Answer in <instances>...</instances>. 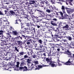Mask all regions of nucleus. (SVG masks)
<instances>
[{
  "instance_id": "f257e3e1",
  "label": "nucleus",
  "mask_w": 74,
  "mask_h": 74,
  "mask_svg": "<svg viewBox=\"0 0 74 74\" xmlns=\"http://www.w3.org/2000/svg\"><path fill=\"white\" fill-rule=\"evenodd\" d=\"M27 62L28 63V66L29 68L31 67V70L32 69L34 70H36V69H37V66L35 67V68H34V67H35V66L33 65V64L30 62L31 60H30L29 59H27Z\"/></svg>"
},
{
  "instance_id": "f03ea898",
  "label": "nucleus",
  "mask_w": 74,
  "mask_h": 74,
  "mask_svg": "<svg viewBox=\"0 0 74 74\" xmlns=\"http://www.w3.org/2000/svg\"><path fill=\"white\" fill-rule=\"evenodd\" d=\"M63 64L65 65H69V66H70V65H73L74 63L72 61V59L71 58H70L68 62H63Z\"/></svg>"
},
{
  "instance_id": "7ed1b4c3",
  "label": "nucleus",
  "mask_w": 74,
  "mask_h": 74,
  "mask_svg": "<svg viewBox=\"0 0 74 74\" xmlns=\"http://www.w3.org/2000/svg\"><path fill=\"white\" fill-rule=\"evenodd\" d=\"M34 63L35 64V65H34V66H35L34 67V68H35L36 67H37L36 69V70H39L40 68H42V66L41 65H38V68L37 67V64H38V61H35Z\"/></svg>"
},
{
  "instance_id": "20e7f679",
  "label": "nucleus",
  "mask_w": 74,
  "mask_h": 74,
  "mask_svg": "<svg viewBox=\"0 0 74 74\" xmlns=\"http://www.w3.org/2000/svg\"><path fill=\"white\" fill-rule=\"evenodd\" d=\"M66 53L67 54V55H68V56L70 58H73V60H74V54L73 55V57L71 56V52H70L69 51L67 50V51L66 52Z\"/></svg>"
},
{
  "instance_id": "39448f33",
  "label": "nucleus",
  "mask_w": 74,
  "mask_h": 74,
  "mask_svg": "<svg viewBox=\"0 0 74 74\" xmlns=\"http://www.w3.org/2000/svg\"><path fill=\"white\" fill-rule=\"evenodd\" d=\"M52 58H46V61H47V63H49V64H51L52 63Z\"/></svg>"
},
{
  "instance_id": "423d86ee",
  "label": "nucleus",
  "mask_w": 74,
  "mask_h": 74,
  "mask_svg": "<svg viewBox=\"0 0 74 74\" xmlns=\"http://www.w3.org/2000/svg\"><path fill=\"white\" fill-rule=\"evenodd\" d=\"M63 62H60L59 60H58L57 64L58 66H62V64H63Z\"/></svg>"
},
{
  "instance_id": "0eeeda50",
  "label": "nucleus",
  "mask_w": 74,
  "mask_h": 74,
  "mask_svg": "<svg viewBox=\"0 0 74 74\" xmlns=\"http://www.w3.org/2000/svg\"><path fill=\"white\" fill-rule=\"evenodd\" d=\"M8 4H9V3L8 2H6L4 4L3 3L2 5V8H5L7 7V5Z\"/></svg>"
},
{
  "instance_id": "6e6552de",
  "label": "nucleus",
  "mask_w": 74,
  "mask_h": 74,
  "mask_svg": "<svg viewBox=\"0 0 74 74\" xmlns=\"http://www.w3.org/2000/svg\"><path fill=\"white\" fill-rule=\"evenodd\" d=\"M69 25H66L65 26H64L62 27V29H65V30H67V29L69 28Z\"/></svg>"
},
{
  "instance_id": "1a4fd4ad",
  "label": "nucleus",
  "mask_w": 74,
  "mask_h": 74,
  "mask_svg": "<svg viewBox=\"0 0 74 74\" xmlns=\"http://www.w3.org/2000/svg\"><path fill=\"white\" fill-rule=\"evenodd\" d=\"M7 11L8 10L5 11V14L6 15H7V16H9L10 15V13H9V12Z\"/></svg>"
},
{
  "instance_id": "9d476101",
  "label": "nucleus",
  "mask_w": 74,
  "mask_h": 74,
  "mask_svg": "<svg viewBox=\"0 0 74 74\" xmlns=\"http://www.w3.org/2000/svg\"><path fill=\"white\" fill-rule=\"evenodd\" d=\"M12 33L14 34V35H15V36H17L19 34V33L17 32L16 31H13Z\"/></svg>"
},
{
  "instance_id": "9b49d317",
  "label": "nucleus",
  "mask_w": 74,
  "mask_h": 74,
  "mask_svg": "<svg viewBox=\"0 0 74 74\" xmlns=\"http://www.w3.org/2000/svg\"><path fill=\"white\" fill-rule=\"evenodd\" d=\"M66 38L68 39V40L69 41H71L73 40V38H71V37L68 36L66 37Z\"/></svg>"
},
{
  "instance_id": "f8f14e48",
  "label": "nucleus",
  "mask_w": 74,
  "mask_h": 74,
  "mask_svg": "<svg viewBox=\"0 0 74 74\" xmlns=\"http://www.w3.org/2000/svg\"><path fill=\"white\" fill-rule=\"evenodd\" d=\"M9 12L10 14L11 15H14V14H15V12L12 10H10Z\"/></svg>"
},
{
  "instance_id": "ddd939ff",
  "label": "nucleus",
  "mask_w": 74,
  "mask_h": 74,
  "mask_svg": "<svg viewBox=\"0 0 74 74\" xmlns=\"http://www.w3.org/2000/svg\"><path fill=\"white\" fill-rule=\"evenodd\" d=\"M17 43L18 45H21L22 44V42L19 40L17 41Z\"/></svg>"
},
{
  "instance_id": "4468645a",
  "label": "nucleus",
  "mask_w": 74,
  "mask_h": 74,
  "mask_svg": "<svg viewBox=\"0 0 74 74\" xmlns=\"http://www.w3.org/2000/svg\"><path fill=\"white\" fill-rule=\"evenodd\" d=\"M27 70V68L26 66H24L23 68V71H26Z\"/></svg>"
},
{
  "instance_id": "2eb2a0df",
  "label": "nucleus",
  "mask_w": 74,
  "mask_h": 74,
  "mask_svg": "<svg viewBox=\"0 0 74 74\" xmlns=\"http://www.w3.org/2000/svg\"><path fill=\"white\" fill-rule=\"evenodd\" d=\"M66 11L67 13H68V14H71V12H73V11H72V10H67Z\"/></svg>"
},
{
  "instance_id": "dca6fc26",
  "label": "nucleus",
  "mask_w": 74,
  "mask_h": 74,
  "mask_svg": "<svg viewBox=\"0 0 74 74\" xmlns=\"http://www.w3.org/2000/svg\"><path fill=\"white\" fill-rule=\"evenodd\" d=\"M56 65L54 63H52L51 64V66L52 67H56Z\"/></svg>"
},
{
  "instance_id": "f3484780",
  "label": "nucleus",
  "mask_w": 74,
  "mask_h": 74,
  "mask_svg": "<svg viewBox=\"0 0 74 74\" xmlns=\"http://www.w3.org/2000/svg\"><path fill=\"white\" fill-rule=\"evenodd\" d=\"M51 24L52 25H53V26H56V24L53 21H51Z\"/></svg>"
},
{
  "instance_id": "a211bd4d",
  "label": "nucleus",
  "mask_w": 74,
  "mask_h": 74,
  "mask_svg": "<svg viewBox=\"0 0 74 74\" xmlns=\"http://www.w3.org/2000/svg\"><path fill=\"white\" fill-rule=\"evenodd\" d=\"M10 38H11V35H7V37H6V38L7 39H9V40L10 39Z\"/></svg>"
},
{
  "instance_id": "6ab92c4d",
  "label": "nucleus",
  "mask_w": 74,
  "mask_h": 74,
  "mask_svg": "<svg viewBox=\"0 0 74 74\" xmlns=\"http://www.w3.org/2000/svg\"><path fill=\"white\" fill-rule=\"evenodd\" d=\"M35 2L34 1H31L29 2V4H34V3H35Z\"/></svg>"
},
{
  "instance_id": "aec40b11",
  "label": "nucleus",
  "mask_w": 74,
  "mask_h": 74,
  "mask_svg": "<svg viewBox=\"0 0 74 74\" xmlns=\"http://www.w3.org/2000/svg\"><path fill=\"white\" fill-rule=\"evenodd\" d=\"M18 67H19V66H16L15 69H14V70L16 71H18L19 69H18Z\"/></svg>"
},
{
  "instance_id": "412c9836",
  "label": "nucleus",
  "mask_w": 74,
  "mask_h": 74,
  "mask_svg": "<svg viewBox=\"0 0 74 74\" xmlns=\"http://www.w3.org/2000/svg\"><path fill=\"white\" fill-rule=\"evenodd\" d=\"M19 69L20 71H22L23 70V66H20L19 68Z\"/></svg>"
},
{
  "instance_id": "4be33fe9",
  "label": "nucleus",
  "mask_w": 74,
  "mask_h": 74,
  "mask_svg": "<svg viewBox=\"0 0 74 74\" xmlns=\"http://www.w3.org/2000/svg\"><path fill=\"white\" fill-rule=\"evenodd\" d=\"M3 33H4V32L3 30L0 31V35H3Z\"/></svg>"
},
{
  "instance_id": "5701e85b",
  "label": "nucleus",
  "mask_w": 74,
  "mask_h": 74,
  "mask_svg": "<svg viewBox=\"0 0 74 74\" xmlns=\"http://www.w3.org/2000/svg\"><path fill=\"white\" fill-rule=\"evenodd\" d=\"M58 55V53H53V54H52V56H57Z\"/></svg>"
},
{
  "instance_id": "b1692460",
  "label": "nucleus",
  "mask_w": 74,
  "mask_h": 74,
  "mask_svg": "<svg viewBox=\"0 0 74 74\" xmlns=\"http://www.w3.org/2000/svg\"><path fill=\"white\" fill-rule=\"evenodd\" d=\"M24 59H26V58H29V56H27V55H25L24 56Z\"/></svg>"
},
{
  "instance_id": "393cba45",
  "label": "nucleus",
  "mask_w": 74,
  "mask_h": 74,
  "mask_svg": "<svg viewBox=\"0 0 74 74\" xmlns=\"http://www.w3.org/2000/svg\"><path fill=\"white\" fill-rule=\"evenodd\" d=\"M19 54L20 56H22V55H23L24 54V52H21L20 53H19Z\"/></svg>"
},
{
  "instance_id": "a878e982",
  "label": "nucleus",
  "mask_w": 74,
  "mask_h": 74,
  "mask_svg": "<svg viewBox=\"0 0 74 74\" xmlns=\"http://www.w3.org/2000/svg\"><path fill=\"white\" fill-rule=\"evenodd\" d=\"M25 31L26 32H30V29L26 28L25 29Z\"/></svg>"
},
{
  "instance_id": "bb28decb",
  "label": "nucleus",
  "mask_w": 74,
  "mask_h": 74,
  "mask_svg": "<svg viewBox=\"0 0 74 74\" xmlns=\"http://www.w3.org/2000/svg\"><path fill=\"white\" fill-rule=\"evenodd\" d=\"M65 19H67V17L68 16V15L66 14H64Z\"/></svg>"
},
{
  "instance_id": "cd10ccee",
  "label": "nucleus",
  "mask_w": 74,
  "mask_h": 74,
  "mask_svg": "<svg viewBox=\"0 0 74 74\" xmlns=\"http://www.w3.org/2000/svg\"><path fill=\"white\" fill-rule=\"evenodd\" d=\"M46 12H47L48 13H50L51 12V10H49V9H47L46 11Z\"/></svg>"
},
{
  "instance_id": "c85d7f7f",
  "label": "nucleus",
  "mask_w": 74,
  "mask_h": 74,
  "mask_svg": "<svg viewBox=\"0 0 74 74\" xmlns=\"http://www.w3.org/2000/svg\"><path fill=\"white\" fill-rule=\"evenodd\" d=\"M4 70H9V71L10 70H9L10 69V68H8V66H6V68H4Z\"/></svg>"
},
{
  "instance_id": "c756f323",
  "label": "nucleus",
  "mask_w": 74,
  "mask_h": 74,
  "mask_svg": "<svg viewBox=\"0 0 74 74\" xmlns=\"http://www.w3.org/2000/svg\"><path fill=\"white\" fill-rule=\"evenodd\" d=\"M16 63H17V65H16V66L19 67V64H20V63L19 62H17Z\"/></svg>"
},
{
  "instance_id": "7c9ffc66",
  "label": "nucleus",
  "mask_w": 74,
  "mask_h": 74,
  "mask_svg": "<svg viewBox=\"0 0 74 74\" xmlns=\"http://www.w3.org/2000/svg\"><path fill=\"white\" fill-rule=\"evenodd\" d=\"M59 13L60 14L61 16H62V17H63V13L61 12H59Z\"/></svg>"
},
{
  "instance_id": "2f4dec72",
  "label": "nucleus",
  "mask_w": 74,
  "mask_h": 74,
  "mask_svg": "<svg viewBox=\"0 0 74 74\" xmlns=\"http://www.w3.org/2000/svg\"><path fill=\"white\" fill-rule=\"evenodd\" d=\"M27 26H28V27H30V26H31V24L28 23L26 24Z\"/></svg>"
},
{
  "instance_id": "473e14b6",
  "label": "nucleus",
  "mask_w": 74,
  "mask_h": 74,
  "mask_svg": "<svg viewBox=\"0 0 74 74\" xmlns=\"http://www.w3.org/2000/svg\"><path fill=\"white\" fill-rule=\"evenodd\" d=\"M25 64L24 62H22L21 63L20 66H24Z\"/></svg>"
},
{
  "instance_id": "72a5a7b5",
  "label": "nucleus",
  "mask_w": 74,
  "mask_h": 74,
  "mask_svg": "<svg viewBox=\"0 0 74 74\" xmlns=\"http://www.w3.org/2000/svg\"><path fill=\"white\" fill-rule=\"evenodd\" d=\"M38 42L40 43V44H42V40L41 39H39L38 40Z\"/></svg>"
},
{
  "instance_id": "f704fd0d",
  "label": "nucleus",
  "mask_w": 74,
  "mask_h": 74,
  "mask_svg": "<svg viewBox=\"0 0 74 74\" xmlns=\"http://www.w3.org/2000/svg\"><path fill=\"white\" fill-rule=\"evenodd\" d=\"M61 9H62V10H65V9L64 8V6H62V8H61Z\"/></svg>"
},
{
  "instance_id": "c9c22d12",
  "label": "nucleus",
  "mask_w": 74,
  "mask_h": 74,
  "mask_svg": "<svg viewBox=\"0 0 74 74\" xmlns=\"http://www.w3.org/2000/svg\"><path fill=\"white\" fill-rule=\"evenodd\" d=\"M41 13L42 15V16H44V15H45V13H44V12H42Z\"/></svg>"
},
{
  "instance_id": "e433bc0d",
  "label": "nucleus",
  "mask_w": 74,
  "mask_h": 74,
  "mask_svg": "<svg viewBox=\"0 0 74 74\" xmlns=\"http://www.w3.org/2000/svg\"><path fill=\"white\" fill-rule=\"evenodd\" d=\"M44 3L46 4L48 3V1L47 0H45L44 1Z\"/></svg>"
},
{
  "instance_id": "4c0bfd02",
  "label": "nucleus",
  "mask_w": 74,
  "mask_h": 74,
  "mask_svg": "<svg viewBox=\"0 0 74 74\" xmlns=\"http://www.w3.org/2000/svg\"><path fill=\"white\" fill-rule=\"evenodd\" d=\"M33 16L35 18H36V19H38V17H37V16H34L33 15Z\"/></svg>"
},
{
  "instance_id": "58836bf2",
  "label": "nucleus",
  "mask_w": 74,
  "mask_h": 74,
  "mask_svg": "<svg viewBox=\"0 0 74 74\" xmlns=\"http://www.w3.org/2000/svg\"><path fill=\"white\" fill-rule=\"evenodd\" d=\"M62 12L63 14H66V12L65 11V9L64 10H62Z\"/></svg>"
},
{
  "instance_id": "ea45409f",
  "label": "nucleus",
  "mask_w": 74,
  "mask_h": 74,
  "mask_svg": "<svg viewBox=\"0 0 74 74\" xmlns=\"http://www.w3.org/2000/svg\"><path fill=\"white\" fill-rule=\"evenodd\" d=\"M60 33H58V34L57 35H56V37H59V34H60Z\"/></svg>"
},
{
  "instance_id": "a19ab883",
  "label": "nucleus",
  "mask_w": 74,
  "mask_h": 74,
  "mask_svg": "<svg viewBox=\"0 0 74 74\" xmlns=\"http://www.w3.org/2000/svg\"><path fill=\"white\" fill-rule=\"evenodd\" d=\"M62 41H63L64 42H67V40L66 39L63 40Z\"/></svg>"
},
{
  "instance_id": "79ce46f5",
  "label": "nucleus",
  "mask_w": 74,
  "mask_h": 74,
  "mask_svg": "<svg viewBox=\"0 0 74 74\" xmlns=\"http://www.w3.org/2000/svg\"><path fill=\"white\" fill-rule=\"evenodd\" d=\"M4 2H5V0H2L1 3H2V4H3V3H4Z\"/></svg>"
},
{
  "instance_id": "37998d69",
  "label": "nucleus",
  "mask_w": 74,
  "mask_h": 74,
  "mask_svg": "<svg viewBox=\"0 0 74 74\" xmlns=\"http://www.w3.org/2000/svg\"><path fill=\"white\" fill-rule=\"evenodd\" d=\"M10 32H8V33H6V34L7 35H8L9 36V35H10Z\"/></svg>"
},
{
  "instance_id": "c03bdc74",
  "label": "nucleus",
  "mask_w": 74,
  "mask_h": 74,
  "mask_svg": "<svg viewBox=\"0 0 74 74\" xmlns=\"http://www.w3.org/2000/svg\"><path fill=\"white\" fill-rule=\"evenodd\" d=\"M56 15H56V18H58V16H58V13H56Z\"/></svg>"
},
{
  "instance_id": "a18cd8bd",
  "label": "nucleus",
  "mask_w": 74,
  "mask_h": 74,
  "mask_svg": "<svg viewBox=\"0 0 74 74\" xmlns=\"http://www.w3.org/2000/svg\"><path fill=\"white\" fill-rule=\"evenodd\" d=\"M55 13H54L51 14V16H55Z\"/></svg>"
},
{
  "instance_id": "49530a36",
  "label": "nucleus",
  "mask_w": 74,
  "mask_h": 74,
  "mask_svg": "<svg viewBox=\"0 0 74 74\" xmlns=\"http://www.w3.org/2000/svg\"><path fill=\"white\" fill-rule=\"evenodd\" d=\"M31 29H32V30H34V32H35V29L34 28H32Z\"/></svg>"
},
{
  "instance_id": "de8ad7c7",
  "label": "nucleus",
  "mask_w": 74,
  "mask_h": 74,
  "mask_svg": "<svg viewBox=\"0 0 74 74\" xmlns=\"http://www.w3.org/2000/svg\"><path fill=\"white\" fill-rule=\"evenodd\" d=\"M53 20L54 21H57V19L55 18H53Z\"/></svg>"
},
{
  "instance_id": "09e8293b",
  "label": "nucleus",
  "mask_w": 74,
  "mask_h": 74,
  "mask_svg": "<svg viewBox=\"0 0 74 74\" xmlns=\"http://www.w3.org/2000/svg\"><path fill=\"white\" fill-rule=\"evenodd\" d=\"M48 31H49V32H51V30H52V29H49V28L48 29Z\"/></svg>"
},
{
  "instance_id": "8fccbe9b",
  "label": "nucleus",
  "mask_w": 74,
  "mask_h": 74,
  "mask_svg": "<svg viewBox=\"0 0 74 74\" xmlns=\"http://www.w3.org/2000/svg\"><path fill=\"white\" fill-rule=\"evenodd\" d=\"M62 34V35H64V34H65V33H64V32H62V33H61Z\"/></svg>"
},
{
  "instance_id": "3c124183",
  "label": "nucleus",
  "mask_w": 74,
  "mask_h": 74,
  "mask_svg": "<svg viewBox=\"0 0 74 74\" xmlns=\"http://www.w3.org/2000/svg\"><path fill=\"white\" fill-rule=\"evenodd\" d=\"M36 56H37L36 55H34L33 56V58H36Z\"/></svg>"
},
{
  "instance_id": "603ef678",
  "label": "nucleus",
  "mask_w": 74,
  "mask_h": 74,
  "mask_svg": "<svg viewBox=\"0 0 74 74\" xmlns=\"http://www.w3.org/2000/svg\"><path fill=\"white\" fill-rule=\"evenodd\" d=\"M52 10H56V7H54L52 8Z\"/></svg>"
},
{
  "instance_id": "864d4df0",
  "label": "nucleus",
  "mask_w": 74,
  "mask_h": 74,
  "mask_svg": "<svg viewBox=\"0 0 74 74\" xmlns=\"http://www.w3.org/2000/svg\"><path fill=\"white\" fill-rule=\"evenodd\" d=\"M0 15H3V13L1 12L0 11Z\"/></svg>"
},
{
  "instance_id": "5fc2aeb1",
  "label": "nucleus",
  "mask_w": 74,
  "mask_h": 74,
  "mask_svg": "<svg viewBox=\"0 0 74 74\" xmlns=\"http://www.w3.org/2000/svg\"><path fill=\"white\" fill-rule=\"evenodd\" d=\"M29 41H30V42H32V39H29Z\"/></svg>"
},
{
  "instance_id": "6e6d98bb",
  "label": "nucleus",
  "mask_w": 74,
  "mask_h": 74,
  "mask_svg": "<svg viewBox=\"0 0 74 74\" xmlns=\"http://www.w3.org/2000/svg\"><path fill=\"white\" fill-rule=\"evenodd\" d=\"M30 42H27V45H29Z\"/></svg>"
},
{
  "instance_id": "4d7b16f0",
  "label": "nucleus",
  "mask_w": 74,
  "mask_h": 74,
  "mask_svg": "<svg viewBox=\"0 0 74 74\" xmlns=\"http://www.w3.org/2000/svg\"><path fill=\"white\" fill-rule=\"evenodd\" d=\"M57 45H58L59 46H60V45H62V44H61V43H60L59 44H57Z\"/></svg>"
},
{
  "instance_id": "13d9d810",
  "label": "nucleus",
  "mask_w": 74,
  "mask_h": 74,
  "mask_svg": "<svg viewBox=\"0 0 74 74\" xmlns=\"http://www.w3.org/2000/svg\"><path fill=\"white\" fill-rule=\"evenodd\" d=\"M24 18H27V17L26 16H23Z\"/></svg>"
},
{
  "instance_id": "bf43d9fd",
  "label": "nucleus",
  "mask_w": 74,
  "mask_h": 74,
  "mask_svg": "<svg viewBox=\"0 0 74 74\" xmlns=\"http://www.w3.org/2000/svg\"><path fill=\"white\" fill-rule=\"evenodd\" d=\"M57 41L58 42H61V41H60V40L59 39H57Z\"/></svg>"
},
{
  "instance_id": "052dcab7",
  "label": "nucleus",
  "mask_w": 74,
  "mask_h": 74,
  "mask_svg": "<svg viewBox=\"0 0 74 74\" xmlns=\"http://www.w3.org/2000/svg\"><path fill=\"white\" fill-rule=\"evenodd\" d=\"M37 11H39V12H42V11L40 10H37Z\"/></svg>"
},
{
  "instance_id": "680f3d73",
  "label": "nucleus",
  "mask_w": 74,
  "mask_h": 74,
  "mask_svg": "<svg viewBox=\"0 0 74 74\" xmlns=\"http://www.w3.org/2000/svg\"><path fill=\"white\" fill-rule=\"evenodd\" d=\"M65 9H66V10H70V9L69 8H68L67 7H66L65 8Z\"/></svg>"
},
{
  "instance_id": "e2e57ef3",
  "label": "nucleus",
  "mask_w": 74,
  "mask_h": 74,
  "mask_svg": "<svg viewBox=\"0 0 74 74\" xmlns=\"http://www.w3.org/2000/svg\"><path fill=\"white\" fill-rule=\"evenodd\" d=\"M68 44V43H67V42H66V43H65L64 44V45H67Z\"/></svg>"
},
{
  "instance_id": "0e129e2a",
  "label": "nucleus",
  "mask_w": 74,
  "mask_h": 74,
  "mask_svg": "<svg viewBox=\"0 0 74 74\" xmlns=\"http://www.w3.org/2000/svg\"><path fill=\"white\" fill-rule=\"evenodd\" d=\"M37 26L38 28H40V26H39L38 25H37Z\"/></svg>"
},
{
  "instance_id": "69168bd1",
  "label": "nucleus",
  "mask_w": 74,
  "mask_h": 74,
  "mask_svg": "<svg viewBox=\"0 0 74 74\" xmlns=\"http://www.w3.org/2000/svg\"><path fill=\"white\" fill-rule=\"evenodd\" d=\"M57 51H58V52H59V51H60V49H57Z\"/></svg>"
},
{
  "instance_id": "338daca9",
  "label": "nucleus",
  "mask_w": 74,
  "mask_h": 74,
  "mask_svg": "<svg viewBox=\"0 0 74 74\" xmlns=\"http://www.w3.org/2000/svg\"><path fill=\"white\" fill-rule=\"evenodd\" d=\"M69 3L70 5H72V4L71 3V2L69 1Z\"/></svg>"
},
{
  "instance_id": "774afa93",
  "label": "nucleus",
  "mask_w": 74,
  "mask_h": 74,
  "mask_svg": "<svg viewBox=\"0 0 74 74\" xmlns=\"http://www.w3.org/2000/svg\"><path fill=\"white\" fill-rule=\"evenodd\" d=\"M73 1V0H69V1L70 2H72Z\"/></svg>"
}]
</instances>
